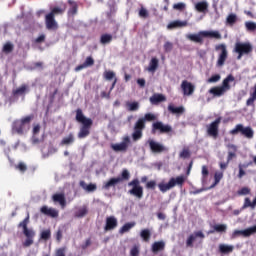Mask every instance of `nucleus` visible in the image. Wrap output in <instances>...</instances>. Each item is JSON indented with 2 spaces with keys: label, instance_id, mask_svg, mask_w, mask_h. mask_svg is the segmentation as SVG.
Masks as SVG:
<instances>
[{
  "label": "nucleus",
  "instance_id": "1",
  "mask_svg": "<svg viewBox=\"0 0 256 256\" xmlns=\"http://www.w3.org/2000/svg\"><path fill=\"white\" fill-rule=\"evenodd\" d=\"M76 121L82 125L78 132V139H85V137H89L91 134V127H93V120L85 117L81 108L76 109Z\"/></svg>",
  "mask_w": 256,
  "mask_h": 256
},
{
  "label": "nucleus",
  "instance_id": "2",
  "mask_svg": "<svg viewBox=\"0 0 256 256\" xmlns=\"http://www.w3.org/2000/svg\"><path fill=\"white\" fill-rule=\"evenodd\" d=\"M66 10H67L66 4H63L62 7H53L51 11L45 16L46 28L49 30L58 29L59 25L55 20V15H63V13H65Z\"/></svg>",
  "mask_w": 256,
  "mask_h": 256
},
{
  "label": "nucleus",
  "instance_id": "3",
  "mask_svg": "<svg viewBox=\"0 0 256 256\" xmlns=\"http://www.w3.org/2000/svg\"><path fill=\"white\" fill-rule=\"evenodd\" d=\"M209 37L210 39H221V33L219 31H207L202 30L196 34H187L186 39L192 41V43H198V45H203V39Z\"/></svg>",
  "mask_w": 256,
  "mask_h": 256
},
{
  "label": "nucleus",
  "instance_id": "4",
  "mask_svg": "<svg viewBox=\"0 0 256 256\" xmlns=\"http://www.w3.org/2000/svg\"><path fill=\"white\" fill-rule=\"evenodd\" d=\"M29 214L26 218L18 224L19 229H23V235L26 237L25 241L22 243L23 247H31L35 242V230L29 228Z\"/></svg>",
  "mask_w": 256,
  "mask_h": 256
},
{
  "label": "nucleus",
  "instance_id": "5",
  "mask_svg": "<svg viewBox=\"0 0 256 256\" xmlns=\"http://www.w3.org/2000/svg\"><path fill=\"white\" fill-rule=\"evenodd\" d=\"M185 181H187V176L185 175L171 177L168 183L160 182L158 184V189L161 193H167V191H171L174 187H183Z\"/></svg>",
  "mask_w": 256,
  "mask_h": 256
},
{
  "label": "nucleus",
  "instance_id": "6",
  "mask_svg": "<svg viewBox=\"0 0 256 256\" xmlns=\"http://www.w3.org/2000/svg\"><path fill=\"white\" fill-rule=\"evenodd\" d=\"M33 119H35V115L30 114L20 120H15L12 124V130L15 131V133H17L18 135H23V133H27Z\"/></svg>",
  "mask_w": 256,
  "mask_h": 256
},
{
  "label": "nucleus",
  "instance_id": "7",
  "mask_svg": "<svg viewBox=\"0 0 256 256\" xmlns=\"http://www.w3.org/2000/svg\"><path fill=\"white\" fill-rule=\"evenodd\" d=\"M235 81V76L233 74H229L223 81L221 86L212 87L209 90V93L214 97H222L224 93H227L231 89L230 83Z\"/></svg>",
  "mask_w": 256,
  "mask_h": 256
},
{
  "label": "nucleus",
  "instance_id": "8",
  "mask_svg": "<svg viewBox=\"0 0 256 256\" xmlns=\"http://www.w3.org/2000/svg\"><path fill=\"white\" fill-rule=\"evenodd\" d=\"M233 51L237 53V60L240 61L243 55H251L253 53V45L251 42H236Z\"/></svg>",
  "mask_w": 256,
  "mask_h": 256
},
{
  "label": "nucleus",
  "instance_id": "9",
  "mask_svg": "<svg viewBox=\"0 0 256 256\" xmlns=\"http://www.w3.org/2000/svg\"><path fill=\"white\" fill-rule=\"evenodd\" d=\"M241 133L246 139H253L255 132L251 126L244 127L243 124H237L234 129L230 130V135Z\"/></svg>",
  "mask_w": 256,
  "mask_h": 256
},
{
  "label": "nucleus",
  "instance_id": "10",
  "mask_svg": "<svg viewBox=\"0 0 256 256\" xmlns=\"http://www.w3.org/2000/svg\"><path fill=\"white\" fill-rule=\"evenodd\" d=\"M128 187H132V189L128 191L130 195H133L137 199H143V186H141L139 179L135 178L130 181Z\"/></svg>",
  "mask_w": 256,
  "mask_h": 256
},
{
  "label": "nucleus",
  "instance_id": "11",
  "mask_svg": "<svg viewBox=\"0 0 256 256\" xmlns=\"http://www.w3.org/2000/svg\"><path fill=\"white\" fill-rule=\"evenodd\" d=\"M173 131V127L169 124H164L161 121L154 122L152 124V135H157V133H160V135H163L165 133H171Z\"/></svg>",
  "mask_w": 256,
  "mask_h": 256
},
{
  "label": "nucleus",
  "instance_id": "12",
  "mask_svg": "<svg viewBox=\"0 0 256 256\" xmlns=\"http://www.w3.org/2000/svg\"><path fill=\"white\" fill-rule=\"evenodd\" d=\"M215 51H220L216 65L218 67H223V65H225V61H227V57H229V52L227 51V45L218 44L215 46Z\"/></svg>",
  "mask_w": 256,
  "mask_h": 256
},
{
  "label": "nucleus",
  "instance_id": "13",
  "mask_svg": "<svg viewBox=\"0 0 256 256\" xmlns=\"http://www.w3.org/2000/svg\"><path fill=\"white\" fill-rule=\"evenodd\" d=\"M145 127V119L139 118L134 124V131L132 133L133 141H139V139L143 137V130Z\"/></svg>",
  "mask_w": 256,
  "mask_h": 256
},
{
  "label": "nucleus",
  "instance_id": "14",
  "mask_svg": "<svg viewBox=\"0 0 256 256\" xmlns=\"http://www.w3.org/2000/svg\"><path fill=\"white\" fill-rule=\"evenodd\" d=\"M219 125H221V117L216 118L215 121L207 126V133L209 137H213V139H217V137H219Z\"/></svg>",
  "mask_w": 256,
  "mask_h": 256
},
{
  "label": "nucleus",
  "instance_id": "15",
  "mask_svg": "<svg viewBox=\"0 0 256 256\" xmlns=\"http://www.w3.org/2000/svg\"><path fill=\"white\" fill-rule=\"evenodd\" d=\"M131 143V138L129 136H126L123 138L121 143H116L111 145V149L115 151L116 153L127 151L129 149V144Z\"/></svg>",
  "mask_w": 256,
  "mask_h": 256
},
{
  "label": "nucleus",
  "instance_id": "16",
  "mask_svg": "<svg viewBox=\"0 0 256 256\" xmlns=\"http://www.w3.org/2000/svg\"><path fill=\"white\" fill-rule=\"evenodd\" d=\"M181 89L183 92V95L190 97V95H193V93H195V85H193V83L184 80L181 83Z\"/></svg>",
  "mask_w": 256,
  "mask_h": 256
},
{
  "label": "nucleus",
  "instance_id": "17",
  "mask_svg": "<svg viewBox=\"0 0 256 256\" xmlns=\"http://www.w3.org/2000/svg\"><path fill=\"white\" fill-rule=\"evenodd\" d=\"M40 213H42V215H46V217H51L52 219L59 217V210L55 208H48L45 205L40 208Z\"/></svg>",
  "mask_w": 256,
  "mask_h": 256
},
{
  "label": "nucleus",
  "instance_id": "18",
  "mask_svg": "<svg viewBox=\"0 0 256 256\" xmlns=\"http://www.w3.org/2000/svg\"><path fill=\"white\" fill-rule=\"evenodd\" d=\"M117 225H119L117 218L115 216H109L106 218L104 231H113L114 229H117Z\"/></svg>",
  "mask_w": 256,
  "mask_h": 256
},
{
  "label": "nucleus",
  "instance_id": "19",
  "mask_svg": "<svg viewBox=\"0 0 256 256\" xmlns=\"http://www.w3.org/2000/svg\"><path fill=\"white\" fill-rule=\"evenodd\" d=\"M148 143L152 153H163V151H165V146H163L161 143L153 140H149Z\"/></svg>",
  "mask_w": 256,
  "mask_h": 256
},
{
  "label": "nucleus",
  "instance_id": "20",
  "mask_svg": "<svg viewBox=\"0 0 256 256\" xmlns=\"http://www.w3.org/2000/svg\"><path fill=\"white\" fill-rule=\"evenodd\" d=\"M197 237H200V239H205V234H203L201 231L191 234L186 240V247H193V242L195 239H197Z\"/></svg>",
  "mask_w": 256,
  "mask_h": 256
},
{
  "label": "nucleus",
  "instance_id": "21",
  "mask_svg": "<svg viewBox=\"0 0 256 256\" xmlns=\"http://www.w3.org/2000/svg\"><path fill=\"white\" fill-rule=\"evenodd\" d=\"M151 251L154 253V255H157V253L161 251H165V241H156L151 246Z\"/></svg>",
  "mask_w": 256,
  "mask_h": 256
},
{
  "label": "nucleus",
  "instance_id": "22",
  "mask_svg": "<svg viewBox=\"0 0 256 256\" xmlns=\"http://www.w3.org/2000/svg\"><path fill=\"white\" fill-rule=\"evenodd\" d=\"M119 183H121V178H117V177L110 178L107 182H104L103 189H105L106 191H109L111 187H117Z\"/></svg>",
  "mask_w": 256,
  "mask_h": 256
},
{
  "label": "nucleus",
  "instance_id": "23",
  "mask_svg": "<svg viewBox=\"0 0 256 256\" xmlns=\"http://www.w3.org/2000/svg\"><path fill=\"white\" fill-rule=\"evenodd\" d=\"M52 201H54V203H59L62 209H65V206L67 205V200H65V194H54L52 196Z\"/></svg>",
  "mask_w": 256,
  "mask_h": 256
},
{
  "label": "nucleus",
  "instance_id": "24",
  "mask_svg": "<svg viewBox=\"0 0 256 256\" xmlns=\"http://www.w3.org/2000/svg\"><path fill=\"white\" fill-rule=\"evenodd\" d=\"M187 21L174 20L167 25V29H179L181 27H187Z\"/></svg>",
  "mask_w": 256,
  "mask_h": 256
},
{
  "label": "nucleus",
  "instance_id": "25",
  "mask_svg": "<svg viewBox=\"0 0 256 256\" xmlns=\"http://www.w3.org/2000/svg\"><path fill=\"white\" fill-rule=\"evenodd\" d=\"M80 187H82V189H84V191H87V193H93L94 191H97V185L90 183L87 185V183L85 181H80L79 183Z\"/></svg>",
  "mask_w": 256,
  "mask_h": 256
},
{
  "label": "nucleus",
  "instance_id": "26",
  "mask_svg": "<svg viewBox=\"0 0 256 256\" xmlns=\"http://www.w3.org/2000/svg\"><path fill=\"white\" fill-rule=\"evenodd\" d=\"M195 9L198 13H206L209 10V3L201 1L195 4Z\"/></svg>",
  "mask_w": 256,
  "mask_h": 256
},
{
  "label": "nucleus",
  "instance_id": "27",
  "mask_svg": "<svg viewBox=\"0 0 256 256\" xmlns=\"http://www.w3.org/2000/svg\"><path fill=\"white\" fill-rule=\"evenodd\" d=\"M168 111L172 113V115H183L185 113V108L183 106L175 107V105H168Z\"/></svg>",
  "mask_w": 256,
  "mask_h": 256
},
{
  "label": "nucleus",
  "instance_id": "28",
  "mask_svg": "<svg viewBox=\"0 0 256 256\" xmlns=\"http://www.w3.org/2000/svg\"><path fill=\"white\" fill-rule=\"evenodd\" d=\"M163 101H166L163 94H154L150 97V103L152 105H159V103H163Z\"/></svg>",
  "mask_w": 256,
  "mask_h": 256
},
{
  "label": "nucleus",
  "instance_id": "29",
  "mask_svg": "<svg viewBox=\"0 0 256 256\" xmlns=\"http://www.w3.org/2000/svg\"><path fill=\"white\" fill-rule=\"evenodd\" d=\"M228 149H231L232 151L228 152L227 161L230 162L234 159V157H237V146L235 144H228Z\"/></svg>",
  "mask_w": 256,
  "mask_h": 256
},
{
  "label": "nucleus",
  "instance_id": "30",
  "mask_svg": "<svg viewBox=\"0 0 256 256\" xmlns=\"http://www.w3.org/2000/svg\"><path fill=\"white\" fill-rule=\"evenodd\" d=\"M68 3L71 6L68 10V15H72V17H73L77 13V11L79 9V5H77V2H75L73 0H68Z\"/></svg>",
  "mask_w": 256,
  "mask_h": 256
},
{
  "label": "nucleus",
  "instance_id": "31",
  "mask_svg": "<svg viewBox=\"0 0 256 256\" xmlns=\"http://www.w3.org/2000/svg\"><path fill=\"white\" fill-rule=\"evenodd\" d=\"M73 143H75V135L70 133L67 137H64L61 140L60 145H73Z\"/></svg>",
  "mask_w": 256,
  "mask_h": 256
},
{
  "label": "nucleus",
  "instance_id": "32",
  "mask_svg": "<svg viewBox=\"0 0 256 256\" xmlns=\"http://www.w3.org/2000/svg\"><path fill=\"white\" fill-rule=\"evenodd\" d=\"M158 67H159V60L157 58H152L148 66V71L150 73H155Z\"/></svg>",
  "mask_w": 256,
  "mask_h": 256
},
{
  "label": "nucleus",
  "instance_id": "33",
  "mask_svg": "<svg viewBox=\"0 0 256 256\" xmlns=\"http://www.w3.org/2000/svg\"><path fill=\"white\" fill-rule=\"evenodd\" d=\"M87 213H89L87 206H83L82 208H80L78 211L74 213V217H76V219H83V217H85Z\"/></svg>",
  "mask_w": 256,
  "mask_h": 256
},
{
  "label": "nucleus",
  "instance_id": "34",
  "mask_svg": "<svg viewBox=\"0 0 256 256\" xmlns=\"http://www.w3.org/2000/svg\"><path fill=\"white\" fill-rule=\"evenodd\" d=\"M28 89H29V87L27 85L23 84L16 90H13L12 93H13L14 97L17 95H25V93H27Z\"/></svg>",
  "mask_w": 256,
  "mask_h": 256
},
{
  "label": "nucleus",
  "instance_id": "35",
  "mask_svg": "<svg viewBox=\"0 0 256 256\" xmlns=\"http://www.w3.org/2000/svg\"><path fill=\"white\" fill-rule=\"evenodd\" d=\"M140 237L145 241L146 243H149L151 240V230L150 229H143L140 232Z\"/></svg>",
  "mask_w": 256,
  "mask_h": 256
},
{
  "label": "nucleus",
  "instance_id": "36",
  "mask_svg": "<svg viewBox=\"0 0 256 256\" xmlns=\"http://www.w3.org/2000/svg\"><path fill=\"white\" fill-rule=\"evenodd\" d=\"M133 227H135V222H128L120 228L119 233L121 235H123V233H127V232L131 231V229H133Z\"/></svg>",
  "mask_w": 256,
  "mask_h": 256
},
{
  "label": "nucleus",
  "instance_id": "37",
  "mask_svg": "<svg viewBox=\"0 0 256 256\" xmlns=\"http://www.w3.org/2000/svg\"><path fill=\"white\" fill-rule=\"evenodd\" d=\"M113 41V35L111 34H102L100 37L101 45H107Z\"/></svg>",
  "mask_w": 256,
  "mask_h": 256
},
{
  "label": "nucleus",
  "instance_id": "38",
  "mask_svg": "<svg viewBox=\"0 0 256 256\" xmlns=\"http://www.w3.org/2000/svg\"><path fill=\"white\" fill-rule=\"evenodd\" d=\"M214 230H211L210 233H225L227 231V225L225 224H216L213 226Z\"/></svg>",
  "mask_w": 256,
  "mask_h": 256
},
{
  "label": "nucleus",
  "instance_id": "39",
  "mask_svg": "<svg viewBox=\"0 0 256 256\" xmlns=\"http://www.w3.org/2000/svg\"><path fill=\"white\" fill-rule=\"evenodd\" d=\"M221 179H223V172H215L214 183L210 186V189L217 187V185H219V183L221 182Z\"/></svg>",
  "mask_w": 256,
  "mask_h": 256
},
{
  "label": "nucleus",
  "instance_id": "40",
  "mask_svg": "<svg viewBox=\"0 0 256 256\" xmlns=\"http://www.w3.org/2000/svg\"><path fill=\"white\" fill-rule=\"evenodd\" d=\"M15 46L11 42H6L2 48L3 53L9 55V53H13Z\"/></svg>",
  "mask_w": 256,
  "mask_h": 256
},
{
  "label": "nucleus",
  "instance_id": "41",
  "mask_svg": "<svg viewBox=\"0 0 256 256\" xmlns=\"http://www.w3.org/2000/svg\"><path fill=\"white\" fill-rule=\"evenodd\" d=\"M172 9H174V11L183 12L187 9V4H185V2H178L173 4Z\"/></svg>",
  "mask_w": 256,
  "mask_h": 256
},
{
  "label": "nucleus",
  "instance_id": "42",
  "mask_svg": "<svg viewBox=\"0 0 256 256\" xmlns=\"http://www.w3.org/2000/svg\"><path fill=\"white\" fill-rule=\"evenodd\" d=\"M130 178H131V174L127 169H123L121 172V176L117 177V179H121V183H123V181H129Z\"/></svg>",
  "mask_w": 256,
  "mask_h": 256
},
{
  "label": "nucleus",
  "instance_id": "43",
  "mask_svg": "<svg viewBox=\"0 0 256 256\" xmlns=\"http://www.w3.org/2000/svg\"><path fill=\"white\" fill-rule=\"evenodd\" d=\"M103 77L106 81H113V79H117V77H115V73L111 70L104 71Z\"/></svg>",
  "mask_w": 256,
  "mask_h": 256
},
{
  "label": "nucleus",
  "instance_id": "44",
  "mask_svg": "<svg viewBox=\"0 0 256 256\" xmlns=\"http://www.w3.org/2000/svg\"><path fill=\"white\" fill-rule=\"evenodd\" d=\"M226 23H227L228 25H231V26H233L234 24H236V23H237V14H233V13L229 14V15L227 16V18H226Z\"/></svg>",
  "mask_w": 256,
  "mask_h": 256
},
{
  "label": "nucleus",
  "instance_id": "45",
  "mask_svg": "<svg viewBox=\"0 0 256 256\" xmlns=\"http://www.w3.org/2000/svg\"><path fill=\"white\" fill-rule=\"evenodd\" d=\"M40 239H42L43 241H49V239H51V230H43L40 234Z\"/></svg>",
  "mask_w": 256,
  "mask_h": 256
},
{
  "label": "nucleus",
  "instance_id": "46",
  "mask_svg": "<svg viewBox=\"0 0 256 256\" xmlns=\"http://www.w3.org/2000/svg\"><path fill=\"white\" fill-rule=\"evenodd\" d=\"M126 107H128V111H138L139 102H127Z\"/></svg>",
  "mask_w": 256,
  "mask_h": 256
},
{
  "label": "nucleus",
  "instance_id": "47",
  "mask_svg": "<svg viewBox=\"0 0 256 256\" xmlns=\"http://www.w3.org/2000/svg\"><path fill=\"white\" fill-rule=\"evenodd\" d=\"M220 253H233V246L221 244L219 246Z\"/></svg>",
  "mask_w": 256,
  "mask_h": 256
},
{
  "label": "nucleus",
  "instance_id": "48",
  "mask_svg": "<svg viewBox=\"0 0 256 256\" xmlns=\"http://www.w3.org/2000/svg\"><path fill=\"white\" fill-rule=\"evenodd\" d=\"M180 159H189L191 157V151H189L188 148H184L180 154H179Z\"/></svg>",
  "mask_w": 256,
  "mask_h": 256
},
{
  "label": "nucleus",
  "instance_id": "49",
  "mask_svg": "<svg viewBox=\"0 0 256 256\" xmlns=\"http://www.w3.org/2000/svg\"><path fill=\"white\" fill-rule=\"evenodd\" d=\"M141 119H144V123H146V121H157V116L153 113H146Z\"/></svg>",
  "mask_w": 256,
  "mask_h": 256
},
{
  "label": "nucleus",
  "instance_id": "50",
  "mask_svg": "<svg viewBox=\"0 0 256 256\" xmlns=\"http://www.w3.org/2000/svg\"><path fill=\"white\" fill-rule=\"evenodd\" d=\"M145 187H146V189H150L151 191H155V189L157 187V181L150 180L146 183Z\"/></svg>",
  "mask_w": 256,
  "mask_h": 256
},
{
  "label": "nucleus",
  "instance_id": "51",
  "mask_svg": "<svg viewBox=\"0 0 256 256\" xmlns=\"http://www.w3.org/2000/svg\"><path fill=\"white\" fill-rule=\"evenodd\" d=\"M255 201L251 202V199L245 198L243 208L247 209V207H251L252 209H255Z\"/></svg>",
  "mask_w": 256,
  "mask_h": 256
},
{
  "label": "nucleus",
  "instance_id": "52",
  "mask_svg": "<svg viewBox=\"0 0 256 256\" xmlns=\"http://www.w3.org/2000/svg\"><path fill=\"white\" fill-rule=\"evenodd\" d=\"M221 81V75L220 74H215L212 75L208 80L207 83H217Z\"/></svg>",
  "mask_w": 256,
  "mask_h": 256
},
{
  "label": "nucleus",
  "instance_id": "53",
  "mask_svg": "<svg viewBox=\"0 0 256 256\" xmlns=\"http://www.w3.org/2000/svg\"><path fill=\"white\" fill-rule=\"evenodd\" d=\"M251 193V189L249 187H242L240 190L237 191V195H249Z\"/></svg>",
  "mask_w": 256,
  "mask_h": 256
},
{
  "label": "nucleus",
  "instance_id": "54",
  "mask_svg": "<svg viewBox=\"0 0 256 256\" xmlns=\"http://www.w3.org/2000/svg\"><path fill=\"white\" fill-rule=\"evenodd\" d=\"M93 65H95V60L93 59V57L88 56L84 62V66L93 67Z\"/></svg>",
  "mask_w": 256,
  "mask_h": 256
},
{
  "label": "nucleus",
  "instance_id": "55",
  "mask_svg": "<svg viewBox=\"0 0 256 256\" xmlns=\"http://www.w3.org/2000/svg\"><path fill=\"white\" fill-rule=\"evenodd\" d=\"M245 27L247 31H256V23L255 22H245Z\"/></svg>",
  "mask_w": 256,
  "mask_h": 256
},
{
  "label": "nucleus",
  "instance_id": "56",
  "mask_svg": "<svg viewBox=\"0 0 256 256\" xmlns=\"http://www.w3.org/2000/svg\"><path fill=\"white\" fill-rule=\"evenodd\" d=\"M139 17H142L143 19H147V17H149V11H147V9H145L144 7H142L139 10Z\"/></svg>",
  "mask_w": 256,
  "mask_h": 256
},
{
  "label": "nucleus",
  "instance_id": "57",
  "mask_svg": "<svg viewBox=\"0 0 256 256\" xmlns=\"http://www.w3.org/2000/svg\"><path fill=\"white\" fill-rule=\"evenodd\" d=\"M164 51H165V53H171V51H173V43L165 42Z\"/></svg>",
  "mask_w": 256,
  "mask_h": 256
},
{
  "label": "nucleus",
  "instance_id": "58",
  "mask_svg": "<svg viewBox=\"0 0 256 256\" xmlns=\"http://www.w3.org/2000/svg\"><path fill=\"white\" fill-rule=\"evenodd\" d=\"M16 169H18V171H20L21 173H25V171H27V165L23 162H20L16 166Z\"/></svg>",
  "mask_w": 256,
  "mask_h": 256
},
{
  "label": "nucleus",
  "instance_id": "59",
  "mask_svg": "<svg viewBox=\"0 0 256 256\" xmlns=\"http://www.w3.org/2000/svg\"><path fill=\"white\" fill-rule=\"evenodd\" d=\"M67 251V248L62 247L56 250L55 256H65V252Z\"/></svg>",
  "mask_w": 256,
  "mask_h": 256
},
{
  "label": "nucleus",
  "instance_id": "60",
  "mask_svg": "<svg viewBox=\"0 0 256 256\" xmlns=\"http://www.w3.org/2000/svg\"><path fill=\"white\" fill-rule=\"evenodd\" d=\"M255 101H256V98L251 95L250 98H248L246 101L247 107H251L252 105H254Z\"/></svg>",
  "mask_w": 256,
  "mask_h": 256
},
{
  "label": "nucleus",
  "instance_id": "61",
  "mask_svg": "<svg viewBox=\"0 0 256 256\" xmlns=\"http://www.w3.org/2000/svg\"><path fill=\"white\" fill-rule=\"evenodd\" d=\"M130 255L131 256H139V247H137V246L132 247V249L130 250Z\"/></svg>",
  "mask_w": 256,
  "mask_h": 256
},
{
  "label": "nucleus",
  "instance_id": "62",
  "mask_svg": "<svg viewBox=\"0 0 256 256\" xmlns=\"http://www.w3.org/2000/svg\"><path fill=\"white\" fill-rule=\"evenodd\" d=\"M202 176L203 179H206V177L209 176V169L207 168V166H202Z\"/></svg>",
  "mask_w": 256,
  "mask_h": 256
},
{
  "label": "nucleus",
  "instance_id": "63",
  "mask_svg": "<svg viewBox=\"0 0 256 256\" xmlns=\"http://www.w3.org/2000/svg\"><path fill=\"white\" fill-rule=\"evenodd\" d=\"M45 38H46L45 34H41L35 39V43H45Z\"/></svg>",
  "mask_w": 256,
  "mask_h": 256
},
{
  "label": "nucleus",
  "instance_id": "64",
  "mask_svg": "<svg viewBox=\"0 0 256 256\" xmlns=\"http://www.w3.org/2000/svg\"><path fill=\"white\" fill-rule=\"evenodd\" d=\"M87 247H91V238L86 239L85 243L82 244L81 249H87Z\"/></svg>",
  "mask_w": 256,
  "mask_h": 256
}]
</instances>
